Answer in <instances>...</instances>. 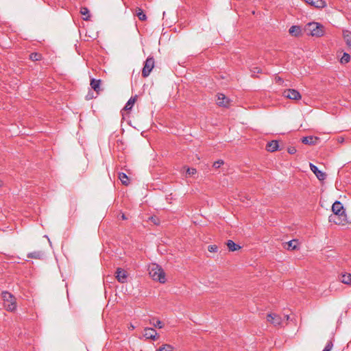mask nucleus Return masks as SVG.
<instances>
[{
	"label": "nucleus",
	"mask_w": 351,
	"mask_h": 351,
	"mask_svg": "<svg viewBox=\"0 0 351 351\" xmlns=\"http://www.w3.org/2000/svg\"><path fill=\"white\" fill-rule=\"evenodd\" d=\"M149 274L154 280L165 283L166 281L165 273L162 268L156 263L149 266Z\"/></svg>",
	"instance_id": "nucleus-1"
},
{
	"label": "nucleus",
	"mask_w": 351,
	"mask_h": 351,
	"mask_svg": "<svg viewBox=\"0 0 351 351\" xmlns=\"http://www.w3.org/2000/svg\"><path fill=\"white\" fill-rule=\"evenodd\" d=\"M1 296L3 300V306L6 311L13 312L16 309V299L8 291H2Z\"/></svg>",
	"instance_id": "nucleus-2"
},
{
	"label": "nucleus",
	"mask_w": 351,
	"mask_h": 351,
	"mask_svg": "<svg viewBox=\"0 0 351 351\" xmlns=\"http://www.w3.org/2000/svg\"><path fill=\"white\" fill-rule=\"evenodd\" d=\"M307 31L311 36L319 37L324 35V26L318 23H308L306 26Z\"/></svg>",
	"instance_id": "nucleus-3"
},
{
	"label": "nucleus",
	"mask_w": 351,
	"mask_h": 351,
	"mask_svg": "<svg viewBox=\"0 0 351 351\" xmlns=\"http://www.w3.org/2000/svg\"><path fill=\"white\" fill-rule=\"evenodd\" d=\"M154 66V59L153 57H148L145 62L144 66L142 70V75L147 77L150 74Z\"/></svg>",
	"instance_id": "nucleus-4"
},
{
	"label": "nucleus",
	"mask_w": 351,
	"mask_h": 351,
	"mask_svg": "<svg viewBox=\"0 0 351 351\" xmlns=\"http://www.w3.org/2000/svg\"><path fill=\"white\" fill-rule=\"evenodd\" d=\"M282 95L285 97L289 98L290 99L298 100L301 99L300 93L297 90L295 89L289 88L285 90L282 93Z\"/></svg>",
	"instance_id": "nucleus-5"
},
{
	"label": "nucleus",
	"mask_w": 351,
	"mask_h": 351,
	"mask_svg": "<svg viewBox=\"0 0 351 351\" xmlns=\"http://www.w3.org/2000/svg\"><path fill=\"white\" fill-rule=\"evenodd\" d=\"M332 211L333 213L332 215H338V216H343L346 217L345 210L342 204L336 201L332 206Z\"/></svg>",
	"instance_id": "nucleus-6"
},
{
	"label": "nucleus",
	"mask_w": 351,
	"mask_h": 351,
	"mask_svg": "<svg viewBox=\"0 0 351 351\" xmlns=\"http://www.w3.org/2000/svg\"><path fill=\"white\" fill-rule=\"evenodd\" d=\"M267 320L275 326H280L282 323V317L275 313L268 314L267 316Z\"/></svg>",
	"instance_id": "nucleus-7"
},
{
	"label": "nucleus",
	"mask_w": 351,
	"mask_h": 351,
	"mask_svg": "<svg viewBox=\"0 0 351 351\" xmlns=\"http://www.w3.org/2000/svg\"><path fill=\"white\" fill-rule=\"evenodd\" d=\"M143 336L147 339L156 340L159 336L155 329L153 328H145L144 329Z\"/></svg>",
	"instance_id": "nucleus-8"
},
{
	"label": "nucleus",
	"mask_w": 351,
	"mask_h": 351,
	"mask_svg": "<svg viewBox=\"0 0 351 351\" xmlns=\"http://www.w3.org/2000/svg\"><path fill=\"white\" fill-rule=\"evenodd\" d=\"M310 168L319 180H324L326 179V174L323 171H320L316 165L310 163Z\"/></svg>",
	"instance_id": "nucleus-9"
},
{
	"label": "nucleus",
	"mask_w": 351,
	"mask_h": 351,
	"mask_svg": "<svg viewBox=\"0 0 351 351\" xmlns=\"http://www.w3.org/2000/svg\"><path fill=\"white\" fill-rule=\"evenodd\" d=\"M128 273L125 270L121 268H117L116 271V278L121 283H124L127 281Z\"/></svg>",
	"instance_id": "nucleus-10"
},
{
	"label": "nucleus",
	"mask_w": 351,
	"mask_h": 351,
	"mask_svg": "<svg viewBox=\"0 0 351 351\" xmlns=\"http://www.w3.org/2000/svg\"><path fill=\"white\" fill-rule=\"evenodd\" d=\"M230 103V100L225 96V95L219 93L217 95V104L219 106L222 107H228Z\"/></svg>",
	"instance_id": "nucleus-11"
},
{
	"label": "nucleus",
	"mask_w": 351,
	"mask_h": 351,
	"mask_svg": "<svg viewBox=\"0 0 351 351\" xmlns=\"http://www.w3.org/2000/svg\"><path fill=\"white\" fill-rule=\"evenodd\" d=\"M338 278L342 283L351 285V274L343 272L339 275Z\"/></svg>",
	"instance_id": "nucleus-12"
},
{
	"label": "nucleus",
	"mask_w": 351,
	"mask_h": 351,
	"mask_svg": "<svg viewBox=\"0 0 351 351\" xmlns=\"http://www.w3.org/2000/svg\"><path fill=\"white\" fill-rule=\"evenodd\" d=\"M308 4L317 8H323L326 6V3L324 0H304Z\"/></svg>",
	"instance_id": "nucleus-13"
},
{
	"label": "nucleus",
	"mask_w": 351,
	"mask_h": 351,
	"mask_svg": "<svg viewBox=\"0 0 351 351\" xmlns=\"http://www.w3.org/2000/svg\"><path fill=\"white\" fill-rule=\"evenodd\" d=\"M343 38L346 45L351 50V32L347 29L343 30Z\"/></svg>",
	"instance_id": "nucleus-14"
},
{
	"label": "nucleus",
	"mask_w": 351,
	"mask_h": 351,
	"mask_svg": "<svg viewBox=\"0 0 351 351\" xmlns=\"http://www.w3.org/2000/svg\"><path fill=\"white\" fill-rule=\"evenodd\" d=\"M278 148V142L277 141H271L267 144V149L269 152H274Z\"/></svg>",
	"instance_id": "nucleus-15"
},
{
	"label": "nucleus",
	"mask_w": 351,
	"mask_h": 351,
	"mask_svg": "<svg viewBox=\"0 0 351 351\" xmlns=\"http://www.w3.org/2000/svg\"><path fill=\"white\" fill-rule=\"evenodd\" d=\"M100 80L91 79L90 80V86L91 88L96 91L97 93L101 90L100 88Z\"/></svg>",
	"instance_id": "nucleus-16"
},
{
	"label": "nucleus",
	"mask_w": 351,
	"mask_h": 351,
	"mask_svg": "<svg viewBox=\"0 0 351 351\" xmlns=\"http://www.w3.org/2000/svg\"><path fill=\"white\" fill-rule=\"evenodd\" d=\"M317 140V137H313L312 136L303 137L302 139V142L305 145H314L315 144Z\"/></svg>",
	"instance_id": "nucleus-17"
},
{
	"label": "nucleus",
	"mask_w": 351,
	"mask_h": 351,
	"mask_svg": "<svg viewBox=\"0 0 351 351\" xmlns=\"http://www.w3.org/2000/svg\"><path fill=\"white\" fill-rule=\"evenodd\" d=\"M289 32L292 36H298L301 34V28L300 26H298V25H292L289 28Z\"/></svg>",
	"instance_id": "nucleus-18"
},
{
	"label": "nucleus",
	"mask_w": 351,
	"mask_h": 351,
	"mask_svg": "<svg viewBox=\"0 0 351 351\" xmlns=\"http://www.w3.org/2000/svg\"><path fill=\"white\" fill-rule=\"evenodd\" d=\"M227 247L230 252H234L241 248V246L236 244L233 241L228 240L226 243Z\"/></svg>",
	"instance_id": "nucleus-19"
},
{
	"label": "nucleus",
	"mask_w": 351,
	"mask_h": 351,
	"mask_svg": "<svg viewBox=\"0 0 351 351\" xmlns=\"http://www.w3.org/2000/svg\"><path fill=\"white\" fill-rule=\"evenodd\" d=\"M44 253L41 251L33 252L27 254V257L30 258L42 259Z\"/></svg>",
	"instance_id": "nucleus-20"
},
{
	"label": "nucleus",
	"mask_w": 351,
	"mask_h": 351,
	"mask_svg": "<svg viewBox=\"0 0 351 351\" xmlns=\"http://www.w3.org/2000/svg\"><path fill=\"white\" fill-rule=\"evenodd\" d=\"M136 15L138 18V19L141 21H145L147 20V16L143 11L141 8H137L136 10Z\"/></svg>",
	"instance_id": "nucleus-21"
},
{
	"label": "nucleus",
	"mask_w": 351,
	"mask_h": 351,
	"mask_svg": "<svg viewBox=\"0 0 351 351\" xmlns=\"http://www.w3.org/2000/svg\"><path fill=\"white\" fill-rule=\"evenodd\" d=\"M342 216H338L335 215H330L328 217L329 222L334 223L335 224H341Z\"/></svg>",
	"instance_id": "nucleus-22"
},
{
	"label": "nucleus",
	"mask_w": 351,
	"mask_h": 351,
	"mask_svg": "<svg viewBox=\"0 0 351 351\" xmlns=\"http://www.w3.org/2000/svg\"><path fill=\"white\" fill-rule=\"evenodd\" d=\"M135 101H136V97H130V99L126 103V104H125V106L124 107V110H131L132 108L134 103H135Z\"/></svg>",
	"instance_id": "nucleus-23"
},
{
	"label": "nucleus",
	"mask_w": 351,
	"mask_h": 351,
	"mask_svg": "<svg viewBox=\"0 0 351 351\" xmlns=\"http://www.w3.org/2000/svg\"><path fill=\"white\" fill-rule=\"evenodd\" d=\"M119 178L123 184L126 185V186L128 185L129 178L125 173H119Z\"/></svg>",
	"instance_id": "nucleus-24"
},
{
	"label": "nucleus",
	"mask_w": 351,
	"mask_h": 351,
	"mask_svg": "<svg viewBox=\"0 0 351 351\" xmlns=\"http://www.w3.org/2000/svg\"><path fill=\"white\" fill-rule=\"evenodd\" d=\"M80 13L84 16L83 19L85 21H88L90 18L89 10L87 8L82 7L80 10Z\"/></svg>",
	"instance_id": "nucleus-25"
},
{
	"label": "nucleus",
	"mask_w": 351,
	"mask_h": 351,
	"mask_svg": "<svg viewBox=\"0 0 351 351\" xmlns=\"http://www.w3.org/2000/svg\"><path fill=\"white\" fill-rule=\"evenodd\" d=\"M174 348L170 344H163L156 351H173Z\"/></svg>",
	"instance_id": "nucleus-26"
},
{
	"label": "nucleus",
	"mask_w": 351,
	"mask_h": 351,
	"mask_svg": "<svg viewBox=\"0 0 351 351\" xmlns=\"http://www.w3.org/2000/svg\"><path fill=\"white\" fill-rule=\"evenodd\" d=\"M29 58L32 61H38L42 59V55L39 53L34 52L29 55Z\"/></svg>",
	"instance_id": "nucleus-27"
},
{
	"label": "nucleus",
	"mask_w": 351,
	"mask_h": 351,
	"mask_svg": "<svg viewBox=\"0 0 351 351\" xmlns=\"http://www.w3.org/2000/svg\"><path fill=\"white\" fill-rule=\"evenodd\" d=\"M350 60V56L348 53H343L342 57L340 59V62L341 64H346L349 62Z\"/></svg>",
	"instance_id": "nucleus-28"
},
{
	"label": "nucleus",
	"mask_w": 351,
	"mask_h": 351,
	"mask_svg": "<svg viewBox=\"0 0 351 351\" xmlns=\"http://www.w3.org/2000/svg\"><path fill=\"white\" fill-rule=\"evenodd\" d=\"M298 241L296 240H291L287 243V250H295L297 247Z\"/></svg>",
	"instance_id": "nucleus-29"
},
{
	"label": "nucleus",
	"mask_w": 351,
	"mask_h": 351,
	"mask_svg": "<svg viewBox=\"0 0 351 351\" xmlns=\"http://www.w3.org/2000/svg\"><path fill=\"white\" fill-rule=\"evenodd\" d=\"M150 324H152L155 327H158V328H162L164 326V324L158 319L156 320L153 319L152 321H150Z\"/></svg>",
	"instance_id": "nucleus-30"
},
{
	"label": "nucleus",
	"mask_w": 351,
	"mask_h": 351,
	"mask_svg": "<svg viewBox=\"0 0 351 351\" xmlns=\"http://www.w3.org/2000/svg\"><path fill=\"white\" fill-rule=\"evenodd\" d=\"M208 250L210 252H217L218 251V247L216 245H210L208 247Z\"/></svg>",
	"instance_id": "nucleus-31"
},
{
	"label": "nucleus",
	"mask_w": 351,
	"mask_h": 351,
	"mask_svg": "<svg viewBox=\"0 0 351 351\" xmlns=\"http://www.w3.org/2000/svg\"><path fill=\"white\" fill-rule=\"evenodd\" d=\"M223 164H224V162L223 160H218L217 161H216L213 163V167L215 169H218Z\"/></svg>",
	"instance_id": "nucleus-32"
},
{
	"label": "nucleus",
	"mask_w": 351,
	"mask_h": 351,
	"mask_svg": "<svg viewBox=\"0 0 351 351\" xmlns=\"http://www.w3.org/2000/svg\"><path fill=\"white\" fill-rule=\"evenodd\" d=\"M332 346L333 345L331 341L328 342L322 351H330L332 350Z\"/></svg>",
	"instance_id": "nucleus-33"
},
{
	"label": "nucleus",
	"mask_w": 351,
	"mask_h": 351,
	"mask_svg": "<svg viewBox=\"0 0 351 351\" xmlns=\"http://www.w3.org/2000/svg\"><path fill=\"white\" fill-rule=\"evenodd\" d=\"M197 172L196 169L194 168H188L186 170V174L189 176H193Z\"/></svg>",
	"instance_id": "nucleus-34"
},
{
	"label": "nucleus",
	"mask_w": 351,
	"mask_h": 351,
	"mask_svg": "<svg viewBox=\"0 0 351 351\" xmlns=\"http://www.w3.org/2000/svg\"><path fill=\"white\" fill-rule=\"evenodd\" d=\"M287 152L290 154H294L296 152V149L295 147H289L287 149Z\"/></svg>",
	"instance_id": "nucleus-35"
},
{
	"label": "nucleus",
	"mask_w": 351,
	"mask_h": 351,
	"mask_svg": "<svg viewBox=\"0 0 351 351\" xmlns=\"http://www.w3.org/2000/svg\"><path fill=\"white\" fill-rule=\"evenodd\" d=\"M149 219L154 222L155 224H157L158 223V219L155 217H152L149 218Z\"/></svg>",
	"instance_id": "nucleus-36"
},
{
	"label": "nucleus",
	"mask_w": 351,
	"mask_h": 351,
	"mask_svg": "<svg viewBox=\"0 0 351 351\" xmlns=\"http://www.w3.org/2000/svg\"><path fill=\"white\" fill-rule=\"evenodd\" d=\"M285 318H286L287 320H289V315H285Z\"/></svg>",
	"instance_id": "nucleus-37"
},
{
	"label": "nucleus",
	"mask_w": 351,
	"mask_h": 351,
	"mask_svg": "<svg viewBox=\"0 0 351 351\" xmlns=\"http://www.w3.org/2000/svg\"><path fill=\"white\" fill-rule=\"evenodd\" d=\"M121 218H122L123 219H126V217H125V215H124V214H123V215H121Z\"/></svg>",
	"instance_id": "nucleus-38"
},
{
	"label": "nucleus",
	"mask_w": 351,
	"mask_h": 351,
	"mask_svg": "<svg viewBox=\"0 0 351 351\" xmlns=\"http://www.w3.org/2000/svg\"><path fill=\"white\" fill-rule=\"evenodd\" d=\"M130 327H131L132 329H134V326H132V324L130 325Z\"/></svg>",
	"instance_id": "nucleus-39"
},
{
	"label": "nucleus",
	"mask_w": 351,
	"mask_h": 351,
	"mask_svg": "<svg viewBox=\"0 0 351 351\" xmlns=\"http://www.w3.org/2000/svg\"><path fill=\"white\" fill-rule=\"evenodd\" d=\"M1 184H1V182H0V186H1Z\"/></svg>",
	"instance_id": "nucleus-40"
}]
</instances>
